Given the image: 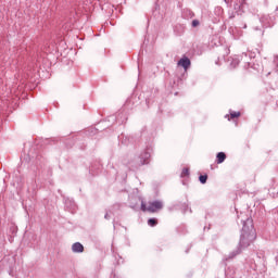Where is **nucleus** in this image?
<instances>
[{"label": "nucleus", "mask_w": 278, "mask_h": 278, "mask_svg": "<svg viewBox=\"0 0 278 278\" xmlns=\"http://www.w3.org/2000/svg\"><path fill=\"white\" fill-rule=\"evenodd\" d=\"M164 207V204L162 201H153L149 202V205L144 204V202L141 203V210L142 212H151L152 214L157 212V210H162Z\"/></svg>", "instance_id": "obj_2"}, {"label": "nucleus", "mask_w": 278, "mask_h": 278, "mask_svg": "<svg viewBox=\"0 0 278 278\" xmlns=\"http://www.w3.org/2000/svg\"><path fill=\"white\" fill-rule=\"evenodd\" d=\"M104 218H105L106 220H110V214L106 213V214L104 215Z\"/></svg>", "instance_id": "obj_13"}, {"label": "nucleus", "mask_w": 278, "mask_h": 278, "mask_svg": "<svg viewBox=\"0 0 278 278\" xmlns=\"http://www.w3.org/2000/svg\"><path fill=\"white\" fill-rule=\"evenodd\" d=\"M255 228H253V219L247 218V220H243V227L241 230V237L239 242V248L229 254L228 258L233 260L236 255H240L242 253V249H247V247L251 245V242L255 240Z\"/></svg>", "instance_id": "obj_1"}, {"label": "nucleus", "mask_w": 278, "mask_h": 278, "mask_svg": "<svg viewBox=\"0 0 278 278\" xmlns=\"http://www.w3.org/2000/svg\"><path fill=\"white\" fill-rule=\"evenodd\" d=\"M199 21L198 20H193L192 21V27H199Z\"/></svg>", "instance_id": "obj_12"}, {"label": "nucleus", "mask_w": 278, "mask_h": 278, "mask_svg": "<svg viewBox=\"0 0 278 278\" xmlns=\"http://www.w3.org/2000/svg\"><path fill=\"white\" fill-rule=\"evenodd\" d=\"M148 225H150V227H155V225H157V219L155 218H150L148 220Z\"/></svg>", "instance_id": "obj_8"}, {"label": "nucleus", "mask_w": 278, "mask_h": 278, "mask_svg": "<svg viewBox=\"0 0 278 278\" xmlns=\"http://www.w3.org/2000/svg\"><path fill=\"white\" fill-rule=\"evenodd\" d=\"M190 64L191 62H190V59H188V56H184L178 61V66H182L185 71H188V68H190Z\"/></svg>", "instance_id": "obj_4"}, {"label": "nucleus", "mask_w": 278, "mask_h": 278, "mask_svg": "<svg viewBox=\"0 0 278 278\" xmlns=\"http://www.w3.org/2000/svg\"><path fill=\"white\" fill-rule=\"evenodd\" d=\"M261 23L264 25V27H270V16L268 15H263L260 18Z\"/></svg>", "instance_id": "obj_6"}, {"label": "nucleus", "mask_w": 278, "mask_h": 278, "mask_svg": "<svg viewBox=\"0 0 278 278\" xmlns=\"http://www.w3.org/2000/svg\"><path fill=\"white\" fill-rule=\"evenodd\" d=\"M72 251L73 253H84V244H81L80 242H75L72 245Z\"/></svg>", "instance_id": "obj_5"}, {"label": "nucleus", "mask_w": 278, "mask_h": 278, "mask_svg": "<svg viewBox=\"0 0 278 278\" xmlns=\"http://www.w3.org/2000/svg\"><path fill=\"white\" fill-rule=\"evenodd\" d=\"M138 160V166H144V164H149V160H151V153L143 152Z\"/></svg>", "instance_id": "obj_3"}, {"label": "nucleus", "mask_w": 278, "mask_h": 278, "mask_svg": "<svg viewBox=\"0 0 278 278\" xmlns=\"http://www.w3.org/2000/svg\"><path fill=\"white\" fill-rule=\"evenodd\" d=\"M227 160V154L225 152L217 153V164H223Z\"/></svg>", "instance_id": "obj_7"}, {"label": "nucleus", "mask_w": 278, "mask_h": 278, "mask_svg": "<svg viewBox=\"0 0 278 278\" xmlns=\"http://www.w3.org/2000/svg\"><path fill=\"white\" fill-rule=\"evenodd\" d=\"M231 118H238L240 117V112H233L230 114Z\"/></svg>", "instance_id": "obj_11"}, {"label": "nucleus", "mask_w": 278, "mask_h": 278, "mask_svg": "<svg viewBox=\"0 0 278 278\" xmlns=\"http://www.w3.org/2000/svg\"><path fill=\"white\" fill-rule=\"evenodd\" d=\"M190 175V170L188 168H184L181 172V177H188Z\"/></svg>", "instance_id": "obj_10"}, {"label": "nucleus", "mask_w": 278, "mask_h": 278, "mask_svg": "<svg viewBox=\"0 0 278 278\" xmlns=\"http://www.w3.org/2000/svg\"><path fill=\"white\" fill-rule=\"evenodd\" d=\"M199 180L202 182V184H207V175H201L199 177Z\"/></svg>", "instance_id": "obj_9"}]
</instances>
